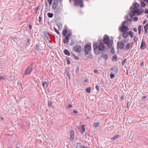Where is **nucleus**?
<instances>
[{"mask_svg":"<svg viewBox=\"0 0 148 148\" xmlns=\"http://www.w3.org/2000/svg\"><path fill=\"white\" fill-rule=\"evenodd\" d=\"M93 47L95 53L98 55L100 54V51H103L105 49L104 43L102 42L98 44L97 42L95 41L93 42Z\"/></svg>","mask_w":148,"mask_h":148,"instance_id":"obj_1","label":"nucleus"},{"mask_svg":"<svg viewBox=\"0 0 148 148\" xmlns=\"http://www.w3.org/2000/svg\"><path fill=\"white\" fill-rule=\"evenodd\" d=\"M103 42L105 44L107 45L108 48H110L112 47L113 41L112 39H110L109 36L107 35L106 36H104Z\"/></svg>","mask_w":148,"mask_h":148,"instance_id":"obj_2","label":"nucleus"},{"mask_svg":"<svg viewBox=\"0 0 148 148\" xmlns=\"http://www.w3.org/2000/svg\"><path fill=\"white\" fill-rule=\"evenodd\" d=\"M128 22L127 21H125L123 22L122 26L119 27V29L121 32L127 31L129 30L128 27Z\"/></svg>","mask_w":148,"mask_h":148,"instance_id":"obj_3","label":"nucleus"},{"mask_svg":"<svg viewBox=\"0 0 148 148\" xmlns=\"http://www.w3.org/2000/svg\"><path fill=\"white\" fill-rule=\"evenodd\" d=\"M92 50V48L91 45L86 44L84 47V56H86L88 54L90 55V53Z\"/></svg>","mask_w":148,"mask_h":148,"instance_id":"obj_4","label":"nucleus"},{"mask_svg":"<svg viewBox=\"0 0 148 148\" xmlns=\"http://www.w3.org/2000/svg\"><path fill=\"white\" fill-rule=\"evenodd\" d=\"M112 71L110 75V78L111 79H112L115 77L114 75L117 73L118 72V69L116 66H113L110 69Z\"/></svg>","mask_w":148,"mask_h":148,"instance_id":"obj_5","label":"nucleus"},{"mask_svg":"<svg viewBox=\"0 0 148 148\" xmlns=\"http://www.w3.org/2000/svg\"><path fill=\"white\" fill-rule=\"evenodd\" d=\"M33 63H32L25 70L23 77L24 75L30 74L33 70Z\"/></svg>","mask_w":148,"mask_h":148,"instance_id":"obj_6","label":"nucleus"},{"mask_svg":"<svg viewBox=\"0 0 148 148\" xmlns=\"http://www.w3.org/2000/svg\"><path fill=\"white\" fill-rule=\"evenodd\" d=\"M82 47L79 45L75 46L73 49V50L76 52L80 53L82 52Z\"/></svg>","mask_w":148,"mask_h":148,"instance_id":"obj_7","label":"nucleus"},{"mask_svg":"<svg viewBox=\"0 0 148 148\" xmlns=\"http://www.w3.org/2000/svg\"><path fill=\"white\" fill-rule=\"evenodd\" d=\"M43 34L45 37L47 39V41H48L49 43H51V41L49 40V38H50L51 34H49V33L47 31H44L43 33Z\"/></svg>","mask_w":148,"mask_h":148,"instance_id":"obj_8","label":"nucleus"},{"mask_svg":"<svg viewBox=\"0 0 148 148\" xmlns=\"http://www.w3.org/2000/svg\"><path fill=\"white\" fill-rule=\"evenodd\" d=\"M58 4V0H53L52 9L53 10H55L57 7Z\"/></svg>","mask_w":148,"mask_h":148,"instance_id":"obj_9","label":"nucleus"},{"mask_svg":"<svg viewBox=\"0 0 148 148\" xmlns=\"http://www.w3.org/2000/svg\"><path fill=\"white\" fill-rule=\"evenodd\" d=\"M117 44V47L120 49H123L125 46L124 43L122 41L118 42Z\"/></svg>","mask_w":148,"mask_h":148,"instance_id":"obj_10","label":"nucleus"},{"mask_svg":"<svg viewBox=\"0 0 148 148\" xmlns=\"http://www.w3.org/2000/svg\"><path fill=\"white\" fill-rule=\"evenodd\" d=\"M135 14L136 13L133 10L131 11L130 14V18L129 19L127 18V20L129 21H131L133 18V16L135 15Z\"/></svg>","mask_w":148,"mask_h":148,"instance_id":"obj_11","label":"nucleus"},{"mask_svg":"<svg viewBox=\"0 0 148 148\" xmlns=\"http://www.w3.org/2000/svg\"><path fill=\"white\" fill-rule=\"evenodd\" d=\"M146 44L145 42L143 40L140 46V49L141 50H143L145 49V48L146 47Z\"/></svg>","mask_w":148,"mask_h":148,"instance_id":"obj_12","label":"nucleus"},{"mask_svg":"<svg viewBox=\"0 0 148 148\" xmlns=\"http://www.w3.org/2000/svg\"><path fill=\"white\" fill-rule=\"evenodd\" d=\"M122 36L123 37L125 38H127L129 36V32L127 31H125L122 32Z\"/></svg>","mask_w":148,"mask_h":148,"instance_id":"obj_13","label":"nucleus"},{"mask_svg":"<svg viewBox=\"0 0 148 148\" xmlns=\"http://www.w3.org/2000/svg\"><path fill=\"white\" fill-rule=\"evenodd\" d=\"M68 32V30L67 28H65L63 29L62 32V35L64 36H66Z\"/></svg>","mask_w":148,"mask_h":148,"instance_id":"obj_14","label":"nucleus"},{"mask_svg":"<svg viewBox=\"0 0 148 148\" xmlns=\"http://www.w3.org/2000/svg\"><path fill=\"white\" fill-rule=\"evenodd\" d=\"M66 37L63 39V42L64 44H65L66 42H68L70 39V37H69L68 36H66Z\"/></svg>","mask_w":148,"mask_h":148,"instance_id":"obj_15","label":"nucleus"},{"mask_svg":"<svg viewBox=\"0 0 148 148\" xmlns=\"http://www.w3.org/2000/svg\"><path fill=\"white\" fill-rule=\"evenodd\" d=\"M64 53L66 55L70 56V52L69 51V50L67 49H64L63 51Z\"/></svg>","mask_w":148,"mask_h":148,"instance_id":"obj_16","label":"nucleus"},{"mask_svg":"<svg viewBox=\"0 0 148 148\" xmlns=\"http://www.w3.org/2000/svg\"><path fill=\"white\" fill-rule=\"evenodd\" d=\"M121 136L118 134H116L115 136H114L113 137H112L111 138V139L112 140H115L116 139L118 138L121 137Z\"/></svg>","mask_w":148,"mask_h":148,"instance_id":"obj_17","label":"nucleus"},{"mask_svg":"<svg viewBox=\"0 0 148 148\" xmlns=\"http://www.w3.org/2000/svg\"><path fill=\"white\" fill-rule=\"evenodd\" d=\"M85 131V128L84 125H82L81 126V132L82 134Z\"/></svg>","mask_w":148,"mask_h":148,"instance_id":"obj_18","label":"nucleus"},{"mask_svg":"<svg viewBox=\"0 0 148 148\" xmlns=\"http://www.w3.org/2000/svg\"><path fill=\"white\" fill-rule=\"evenodd\" d=\"M130 45L131 44L130 43H129L127 44L125 47V51H127L128 49H129L130 46Z\"/></svg>","mask_w":148,"mask_h":148,"instance_id":"obj_19","label":"nucleus"},{"mask_svg":"<svg viewBox=\"0 0 148 148\" xmlns=\"http://www.w3.org/2000/svg\"><path fill=\"white\" fill-rule=\"evenodd\" d=\"M56 11L55 12V14H60L61 12V10L59 8H56Z\"/></svg>","mask_w":148,"mask_h":148,"instance_id":"obj_20","label":"nucleus"},{"mask_svg":"<svg viewBox=\"0 0 148 148\" xmlns=\"http://www.w3.org/2000/svg\"><path fill=\"white\" fill-rule=\"evenodd\" d=\"M144 11V10L143 9H142L141 10H139L137 14V15L138 16L141 14L142 13H143Z\"/></svg>","mask_w":148,"mask_h":148,"instance_id":"obj_21","label":"nucleus"},{"mask_svg":"<svg viewBox=\"0 0 148 148\" xmlns=\"http://www.w3.org/2000/svg\"><path fill=\"white\" fill-rule=\"evenodd\" d=\"M40 45L39 43L37 44L36 45L35 49L36 51H38L40 49L39 47H40Z\"/></svg>","mask_w":148,"mask_h":148,"instance_id":"obj_22","label":"nucleus"},{"mask_svg":"<svg viewBox=\"0 0 148 148\" xmlns=\"http://www.w3.org/2000/svg\"><path fill=\"white\" fill-rule=\"evenodd\" d=\"M140 6L142 7H145L146 6V4L143 1H140Z\"/></svg>","mask_w":148,"mask_h":148,"instance_id":"obj_23","label":"nucleus"},{"mask_svg":"<svg viewBox=\"0 0 148 148\" xmlns=\"http://www.w3.org/2000/svg\"><path fill=\"white\" fill-rule=\"evenodd\" d=\"M48 17L50 18H52L53 16V14L49 12L47 14Z\"/></svg>","mask_w":148,"mask_h":148,"instance_id":"obj_24","label":"nucleus"},{"mask_svg":"<svg viewBox=\"0 0 148 148\" xmlns=\"http://www.w3.org/2000/svg\"><path fill=\"white\" fill-rule=\"evenodd\" d=\"M93 125L95 127H98L99 125V122L94 123H93Z\"/></svg>","mask_w":148,"mask_h":148,"instance_id":"obj_25","label":"nucleus"},{"mask_svg":"<svg viewBox=\"0 0 148 148\" xmlns=\"http://www.w3.org/2000/svg\"><path fill=\"white\" fill-rule=\"evenodd\" d=\"M74 1L75 3H77L79 4L83 3L82 0H74Z\"/></svg>","mask_w":148,"mask_h":148,"instance_id":"obj_26","label":"nucleus"},{"mask_svg":"<svg viewBox=\"0 0 148 148\" xmlns=\"http://www.w3.org/2000/svg\"><path fill=\"white\" fill-rule=\"evenodd\" d=\"M117 56L116 55H115L112 57V60L113 62L115 60H117Z\"/></svg>","mask_w":148,"mask_h":148,"instance_id":"obj_27","label":"nucleus"},{"mask_svg":"<svg viewBox=\"0 0 148 148\" xmlns=\"http://www.w3.org/2000/svg\"><path fill=\"white\" fill-rule=\"evenodd\" d=\"M86 91L87 93H90L91 91V87H89L87 88L86 89Z\"/></svg>","mask_w":148,"mask_h":148,"instance_id":"obj_28","label":"nucleus"},{"mask_svg":"<svg viewBox=\"0 0 148 148\" xmlns=\"http://www.w3.org/2000/svg\"><path fill=\"white\" fill-rule=\"evenodd\" d=\"M133 5L134 8H138L140 6L139 4L137 3H135Z\"/></svg>","mask_w":148,"mask_h":148,"instance_id":"obj_29","label":"nucleus"},{"mask_svg":"<svg viewBox=\"0 0 148 148\" xmlns=\"http://www.w3.org/2000/svg\"><path fill=\"white\" fill-rule=\"evenodd\" d=\"M110 52L112 54H114L115 53V51L114 48H112L110 51Z\"/></svg>","mask_w":148,"mask_h":148,"instance_id":"obj_30","label":"nucleus"},{"mask_svg":"<svg viewBox=\"0 0 148 148\" xmlns=\"http://www.w3.org/2000/svg\"><path fill=\"white\" fill-rule=\"evenodd\" d=\"M45 84L47 85V84L46 82L45 81L43 82H42V86L43 88H44L45 87Z\"/></svg>","mask_w":148,"mask_h":148,"instance_id":"obj_31","label":"nucleus"},{"mask_svg":"<svg viewBox=\"0 0 148 148\" xmlns=\"http://www.w3.org/2000/svg\"><path fill=\"white\" fill-rule=\"evenodd\" d=\"M130 35L131 38L133 37V33L132 31H130L129 32V35Z\"/></svg>","mask_w":148,"mask_h":148,"instance_id":"obj_32","label":"nucleus"},{"mask_svg":"<svg viewBox=\"0 0 148 148\" xmlns=\"http://www.w3.org/2000/svg\"><path fill=\"white\" fill-rule=\"evenodd\" d=\"M102 57L105 58L106 60L108 59V56L106 54L102 55Z\"/></svg>","mask_w":148,"mask_h":148,"instance_id":"obj_33","label":"nucleus"},{"mask_svg":"<svg viewBox=\"0 0 148 148\" xmlns=\"http://www.w3.org/2000/svg\"><path fill=\"white\" fill-rule=\"evenodd\" d=\"M139 9L138 8H134V11L135 13L136 14H137L138 11H139Z\"/></svg>","mask_w":148,"mask_h":148,"instance_id":"obj_34","label":"nucleus"},{"mask_svg":"<svg viewBox=\"0 0 148 148\" xmlns=\"http://www.w3.org/2000/svg\"><path fill=\"white\" fill-rule=\"evenodd\" d=\"M69 132L70 136L71 135H74V132L73 130H71L69 131Z\"/></svg>","mask_w":148,"mask_h":148,"instance_id":"obj_35","label":"nucleus"},{"mask_svg":"<svg viewBox=\"0 0 148 148\" xmlns=\"http://www.w3.org/2000/svg\"><path fill=\"white\" fill-rule=\"evenodd\" d=\"M75 136V135H71L70 136V140H71V141H73V140L74 139Z\"/></svg>","mask_w":148,"mask_h":148,"instance_id":"obj_36","label":"nucleus"},{"mask_svg":"<svg viewBox=\"0 0 148 148\" xmlns=\"http://www.w3.org/2000/svg\"><path fill=\"white\" fill-rule=\"evenodd\" d=\"M74 41L73 39H71V42L70 44V46L73 45L74 44Z\"/></svg>","mask_w":148,"mask_h":148,"instance_id":"obj_37","label":"nucleus"},{"mask_svg":"<svg viewBox=\"0 0 148 148\" xmlns=\"http://www.w3.org/2000/svg\"><path fill=\"white\" fill-rule=\"evenodd\" d=\"M142 27V26L141 25H138V31H141Z\"/></svg>","mask_w":148,"mask_h":148,"instance_id":"obj_38","label":"nucleus"},{"mask_svg":"<svg viewBox=\"0 0 148 148\" xmlns=\"http://www.w3.org/2000/svg\"><path fill=\"white\" fill-rule=\"evenodd\" d=\"M54 29L55 31L57 33V34H60V32L58 31V30L56 28L54 27Z\"/></svg>","mask_w":148,"mask_h":148,"instance_id":"obj_39","label":"nucleus"},{"mask_svg":"<svg viewBox=\"0 0 148 148\" xmlns=\"http://www.w3.org/2000/svg\"><path fill=\"white\" fill-rule=\"evenodd\" d=\"M79 68L78 66H77L76 69V72L77 73H78L79 72Z\"/></svg>","mask_w":148,"mask_h":148,"instance_id":"obj_40","label":"nucleus"},{"mask_svg":"<svg viewBox=\"0 0 148 148\" xmlns=\"http://www.w3.org/2000/svg\"><path fill=\"white\" fill-rule=\"evenodd\" d=\"M53 103V102L51 101H50V103H48V106L51 107Z\"/></svg>","mask_w":148,"mask_h":148,"instance_id":"obj_41","label":"nucleus"},{"mask_svg":"<svg viewBox=\"0 0 148 148\" xmlns=\"http://www.w3.org/2000/svg\"><path fill=\"white\" fill-rule=\"evenodd\" d=\"M138 19V17L136 16L133 19V21L134 22L137 21Z\"/></svg>","mask_w":148,"mask_h":148,"instance_id":"obj_42","label":"nucleus"},{"mask_svg":"<svg viewBox=\"0 0 148 148\" xmlns=\"http://www.w3.org/2000/svg\"><path fill=\"white\" fill-rule=\"evenodd\" d=\"M66 60L67 62V64L68 65H69L70 64V61L69 58H66Z\"/></svg>","mask_w":148,"mask_h":148,"instance_id":"obj_43","label":"nucleus"},{"mask_svg":"<svg viewBox=\"0 0 148 148\" xmlns=\"http://www.w3.org/2000/svg\"><path fill=\"white\" fill-rule=\"evenodd\" d=\"M127 59H124L121 62V63H122V65L123 66L125 63V62L126 61V60Z\"/></svg>","mask_w":148,"mask_h":148,"instance_id":"obj_44","label":"nucleus"},{"mask_svg":"<svg viewBox=\"0 0 148 148\" xmlns=\"http://www.w3.org/2000/svg\"><path fill=\"white\" fill-rule=\"evenodd\" d=\"M95 88L97 89V91H99V86L97 85L96 86Z\"/></svg>","mask_w":148,"mask_h":148,"instance_id":"obj_45","label":"nucleus"},{"mask_svg":"<svg viewBox=\"0 0 148 148\" xmlns=\"http://www.w3.org/2000/svg\"><path fill=\"white\" fill-rule=\"evenodd\" d=\"M74 58L75 60H78L79 59V58L75 55H74Z\"/></svg>","mask_w":148,"mask_h":148,"instance_id":"obj_46","label":"nucleus"},{"mask_svg":"<svg viewBox=\"0 0 148 148\" xmlns=\"http://www.w3.org/2000/svg\"><path fill=\"white\" fill-rule=\"evenodd\" d=\"M72 34L71 32H69L68 34H67V35H66V36H68L69 37H70V36Z\"/></svg>","mask_w":148,"mask_h":148,"instance_id":"obj_47","label":"nucleus"},{"mask_svg":"<svg viewBox=\"0 0 148 148\" xmlns=\"http://www.w3.org/2000/svg\"><path fill=\"white\" fill-rule=\"evenodd\" d=\"M144 29H148V26H147L146 24L144 26Z\"/></svg>","mask_w":148,"mask_h":148,"instance_id":"obj_48","label":"nucleus"},{"mask_svg":"<svg viewBox=\"0 0 148 148\" xmlns=\"http://www.w3.org/2000/svg\"><path fill=\"white\" fill-rule=\"evenodd\" d=\"M147 98V96H144L143 97L141 98V100L142 101H144L145 99Z\"/></svg>","mask_w":148,"mask_h":148,"instance_id":"obj_49","label":"nucleus"},{"mask_svg":"<svg viewBox=\"0 0 148 148\" xmlns=\"http://www.w3.org/2000/svg\"><path fill=\"white\" fill-rule=\"evenodd\" d=\"M133 30L135 32H137V28L136 27H134L133 28Z\"/></svg>","mask_w":148,"mask_h":148,"instance_id":"obj_50","label":"nucleus"},{"mask_svg":"<svg viewBox=\"0 0 148 148\" xmlns=\"http://www.w3.org/2000/svg\"><path fill=\"white\" fill-rule=\"evenodd\" d=\"M94 72L95 73H99V72H98V71L97 70H96V69H95V70L94 71Z\"/></svg>","mask_w":148,"mask_h":148,"instance_id":"obj_51","label":"nucleus"},{"mask_svg":"<svg viewBox=\"0 0 148 148\" xmlns=\"http://www.w3.org/2000/svg\"><path fill=\"white\" fill-rule=\"evenodd\" d=\"M135 37H134V41L135 42H137V40H138V39L136 38V37L135 36Z\"/></svg>","mask_w":148,"mask_h":148,"instance_id":"obj_52","label":"nucleus"},{"mask_svg":"<svg viewBox=\"0 0 148 148\" xmlns=\"http://www.w3.org/2000/svg\"><path fill=\"white\" fill-rule=\"evenodd\" d=\"M5 77H1V76H0V80H5Z\"/></svg>","mask_w":148,"mask_h":148,"instance_id":"obj_53","label":"nucleus"},{"mask_svg":"<svg viewBox=\"0 0 148 148\" xmlns=\"http://www.w3.org/2000/svg\"><path fill=\"white\" fill-rule=\"evenodd\" d=\"M145 13L147 14H148V9L147 8L145 9Z\"/></svg>","mask_w":148,"mask_h":148,"instance_id":"obj_54","label":"nucleus"},{"mask_svg":"<svg viewBox=\"0 0 148 148\" xmlns=\"http://www.w3.org/2000/svg\"><path fill=\"white\" fill-rule=\"evenodd\" d=\"M82 144V143H77V146H78L79 147V146L81 145Z\"/></svg>","mask_w":148,"mask_h":148,"instance_id":"obj_55","label":"nucleus"},{"mask_svg":"<svg viewBox=\"0 0 148 148\" xmlns=\"http://www.w3.org/2000/svg\"><path fill=\"white\" fill-rule=\"evenodd\" d=\"M42 17L41 16H39V22H41L42 21Z\"/></svg>","mask_w":148,"mask_h":148,"instance_id":"obj_56","label":"nucleus"},{"mask_svg":"<svg viewBox=\"0 0 148 148\" xmlns=\"http://www.w3.org/2000/svg\"><path fill=\"white\" fill-rule=\"evenodd\" d=\"M66 75L67 76H68L69 78H70V74H69L68 72L66 73Z\"/></svg>","mask_w":148,"mask_h":148,"instance_id":"obj_57","label":"nucleus"},{"mask_svg":"<svg viewBox=\"0 0 148 148\" xmlns=\"http://www.w3.org/2000/svg\"><path fill=\"white\" fill-rule=\"evenodd\" d=\"M147 22V20L146 19L143 22V24H145Z\"/></svg>","mask_w":148,"mask_h":148,"instance_id":"obj_58","label":"nucleus"},{"mask_svg":"<svg viewBox=\"0 0 148 148\" xmlns=\"http://www.w3.org/2000/svg\"><path fill=\"white\" fill-rule=\"evenodd\" d=\"M4 119L3 117L0 116V121H3Z\"/></svg>","mask_w":148,"mask_h":148,"instance_id":"obj_59","label":"nucleus"},{"mask_svg":"<svg viewBox=\"0 0 148 148\" xmlns=\"http://www.w3.org/2000/svg\"><path fill=\"white\" fill-rule=\"evenodd\" d=\"M72 107V106L71 104H70L68 106V108H71Z\"/></svg>","mask_w":148,"mask_h":148,"instance_id":"obj_60","label":"nucleus"},{"mask_svg":"<svg viewBox=\"0 0 148 148\" xmlns=\"http://www.w3.org/2000/svg\"><path fill=\"white\" fill-rule=\"evenodd\" d=\"M47 5H48L47 3V1H45V7H47L46 9H47Z\"/></svg>","mask_w":148,"mask_h":148,"instance_id":"obj_61","label":"nucleus"},{"mask_svg":"<svg viewBox=\"0 0 148 148\" xmlns=\"http://www.w3.org/2000/svg\"><path fill=\"white\" fill-rule=\"evenodd\" d=\"M27 43H28L30 42V39L29 38H27Z\"/></svg>","mask_w":148,"mask_h":148,"instance_id":"obj_62","label":"nucleus"},{"mask_svg":"<svg viewBox=\"0 0 148 148\" xmlns=\"http://www.w3.org/2000/svg\"><path fill=\"white\" fill-rule=\"evenodd\" d=\"M128 41V40H127V39H124V40H123V41L125 42H127Z\"/></svg>","mask_w":148,"mask_h":148,"instance_id":"obj_63","label":"nucleus"},{"mask_svg":"<svg viewBox=\"0 0 148 148\" xmlns=\"http://www.w3.org/2000/svg\"><path fill=\"white\" fill-rule=\"evenodd\" d=\"M80 148H86V147L84 145H81L80 146Z\"/></svg>","mask_w":148,"mask_h":148,"instance_id":"obj_64","label":"nucleus"}]
</instances>
